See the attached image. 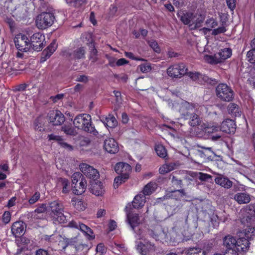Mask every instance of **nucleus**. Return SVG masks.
<instances>
[{
    "mask_svg": "<svg viewBox=\"0 0 255 255\" xmlns=\"http://www.w3.org/2000/svg\"><path fill=\"white\" fill-rule=\"evenodd\" d=\"M172 108L174 110L178 111L182 118L186 120L188 119L192 112L201 114L205 109L203 106H199L197 104H193L185 101L172 103Z\"/></svg>",
    "mask_w": 255,
    "mask_h": 255,
    "instance_id": "nucleus-1",
    "label": "nucleus"
},
{
    "mask_svg": "<svg viewBox=\"0 0 255 255\" xmlns=\"http://www.w3.org/2000/svg\"><path fill=\"white\" fill-rule=\"evenodd\" d=\"M73 124L75 127L78 129H82L94 135L98 133L92 124L91 116L88 114H83L77 116L73 121Z\"/></svg>",
    "mask_w": 255,
    "mask_h": 255,
    "instance_id": "nucleus-2",
    "label": "nucleus"
},
{
    "mask_svg": "<svg viewBox=\"0 0 255 255\" xmlns=\"http://www.w3.org/2000/svg\"><path fill=\"white\" fill-rule=\"evenodd\" d=\"M51 211V217L55 223H64L66 221V217L64 215V206L61 202L54 201L49 204Z\"/></svg>",
    "mask_w": 255,
    "mask_h": 255,
    "instance_id": "nucleus-3",
    "label": "nucleus"
},
{
    "mask_svg": "<svg viewBox=\"0 0 255 255\" xmlns=\"http://www.w3.org/2000/svg\"><path fill=\"white\" fill-rule=\"evenodd\" d=\"M55 16L50 12H42L36 18V25L39 29H45L51 26L54 22Z\"/></svg>",
    "mask_w": 255,
    "mask_h": 255,
    "instance_id": "nucleus-4",
    "label": "nucleus"
},
{
    "mask_svg": "<svg viewBox=\"0 0 255 255\" xmlns=\"http://www.w3.org/2000/svg\"><path fill=\"white\" fill-rule=\"evenodd\" d=\"M187 71L186 65L180 63L169 66L167 69V74L172 78L180 79L187 73Z\"/></svg>",
    "mask_w": 255,
    "mask_h": 255,
    "instance_id": "nucleus-5",
    "label": "nucleus"
},
{
    "mask_svg": "<svg viewBox=\"0 0 255 255\" xmlns=\"http://www.w3.org/2000/svg\"><path fill=\"white\" fill-rule=\"evenodd\" d=\"M217 96L222 101L230 102L234 98L232 89L225 84H220L216 87Z\"/></svg>",
    "mask_w": 255,
    "mask_h": 255,
    "instance_id": "nucleus-6",
    "label": "nucleus"
},
{
    "mask_svg": "<svg viewBox=\"0 0 255 255\" xmlns=\"http://www.w3.org/2000/svg\"><path fill=\"white\" fill-rule=\"evenodd\" d=\"M136 249L141 255H149L154 253L156 250V247L153 243L144 240V243L138 242Z\"/></svg>",
    "mask_w": 255,
    "mask_h": 255,
    "instance_id": "nucleus-7",
    "label": "nucleus"
},
{
    "mask_svg": "<svg viewBox=\"0 0 255 255\" xmlns=\"http://www.w3.org/2000/svg\"><path fill=\"white\" fill-rule=\"evenodd\" d=\"M16 48L21 51L26 52L31 48L30 41L27 37L22 34H17L14 39Z\"/></svg>",
    "mask_w": 255,
    "mask_h": 255,
    "instance_id": "nucleus-8",
    "label": "nucleus"
},
{
    "mask_svg": "<svg viewBox=\"0 0 255 255\" xmlns=\"http://www.w3.org/2000/svg\"><path fill=\"white\" fill-rule=\"evenodd\" d=\"M44 36L40 33H35L30 38L31 48L35 51H39L43 47Z\"/></svg>",
    "mask_w": 255,
    "mask_h": 255,
    "instance_id": "nucleus-9",
    "label": "nucleus"
},
{
    "mask_svg": "<svg viewBox=\"0 0 255 255\" xmlns=\"http://www.w3.org/2000/svg\"><path fill=\"white\" fill-rule=\"evenodd\" d=\"M80 169L85 175L90 179L96 180L99 177L97 170L86 163H81L80 165Z\"/></svg>",
    "mask_w": 255,
    "mask_h": 255,
    "instance_id": "nucleus-10",
    "label": "nucleus"
},
{
    "mask_svg": "<svg viewBox=\"0 0 255 255\" xmlns=\"http://www.w3.org/2000/svg\"><path fill=\"white\" fill-rule=\"evenodd\" d=\"M49 122L54 126L61 125L65 121V117L59 111H52L48 114Z\"/></svg>",
    "mask_w": 255,
    "mask_h": 255,
    "instance_id": "nucleus-11",
    "label": "nucleus"
},
{
    "mask_svg": "<svg viewBox=\"0 0 255 255\" xmlns=\"http://www.w3.org/2000/svg\"><path fill=\"white\" fill-rule=\"evenodd\" d=\"M131 170V168L130 165L124 162L118 163L115 167V170L116 173L121 175H124L125 178H129Z\"/></svg>",
    "mask_w": 255,
    "mask_h": 255,
    "instance_id": "nucleus-12",
    "label": "nucleus"
},
{
    "mask_svg": "<svg viewBox=\"0 0 255 255\" xmlns=\"http://www.w3.org/2000/svg\"><path fill=\"white\" fill-rule=\"evenodd\" d=\"M236 124L233 120L226 119L220 126V130L227 133H233L236 130Z\"/></svg>",
    "mask_w": 255,
    "mask_h": 255,
    "instance_id": "nucleus-13",
    "label": "nucleus"
},
{
    "mask_svg": "<svg viewBox=\"0 0 255 255\" xmlns=\"http://www.w3.org/2000/svg\"><path fill=\"white\" fill-rule=\"evenodd\" d=\"M127 221L133 230H134L135 227L142 223V221L140 219L138 214L132 213H128L127 214Z\"/></svg>",
    "mask_w": 255,
    "mask_h": 255,
    "instance_id": "nucleus-14",
    "label": "nucleus"
},
{
    "mask_svg": "<svg viewBox=\"0 0 255 255\" xmlns=\"http://www.w3.org/2000/svg\"><path fill=\"white\" fill-rule=\"evenodd\" d=\"M104 148L110 153H115L119 151L118 143L113 138H108L105 140Z\"/></svg>",
    "mask_w": 255,
    "mask_h": 255,
    "instance_id": "nucleus-15",
    "label": "nucleus"
},
{
    "mask_svg": "<svg viewBox=\"0 0 255 255\" xmlns=\"http://www.w3.org/2000/svg\"><path fill=\"white\" fill-rule=\"evenodd\" d=\"M57 47L55 41H53L42 52V56L40 59L41 62L45 61L54 53Z\"/></svg>",
    "mask_w": 255,
    "mask_h": 255,
    "instance_id": "nucleus-16",
    "label": "nucleus"
},
{
    "mask_svg": "<svg viewBox=\"0 0 255 255\" xmlns=\"http://www.w3.org/2000/svg\"><path fill=\"white\" fill-rule=\"evenodd\" d=\"M205 18V16L203 14L196 13L193 14V18L192 22L189 26L190 29H196L201 27Z\"/></svg>",
    "mask_w": 255,
    "mask_h": 255,
    "instance_id": "nucleus-17",
    "label": "nucleus"
},
{
    "mask_svg": "<svg viewBox=\"0 0 255 255\" xmlns=\"http://www.w3.org/2000/svg\"><path fill=\"white\" fill-rule=\"evenodd\" d=\"M86 187L87 181L85 179L82 178L79 183L72 185V190L74 194L81 195L85 192Z\"/></svg>",
    "mask_w": 255,
    "mask_h": 255,
    "instance_id": "nucleus-18",
    "label": "nucleus"
},
{
    "mask_svg": "<svg viewBox=\"0 0 255 255\" xmlns=\"http://www.w3.org/2000/svg\"><path fill=\"white\" fill-rule=\"evenodd\" d=\"M201 147L203 148V150H197V154L205 160H212L214 152L212 150V148L203 146Z\"/></svg>",
    "mask_w": 255,
    "mask_h": 255,
    "instance_id": "nucleus-19",
    "label": "nucleus"
},
{
    "mask_svg": "<svg viewBox=\"0 0 255 255\" xmlns=\"http://www.w3.org/2000/svg\"><path fill=\"white\" fill-rule=\"evenodd\" d=\"M237 242L238 240H236L234 237H232V236L228 235L224 238L223 245L225 248V249L237 250Z\"/></svg>",
    "mask_w": 255,
    "mask_h": 255,
    "instance_id": "nucleus-20",
    "label": "nucleus"
},
{
    "mask_svg": "<svg viewBox=\"0 0 255 255\" xmlns=\"http://www.w3.org/2000/svg\"><path fill=\"white\" fill-rule=\"evenodd\" d=\"M11 232L15 237H18L24 233L23 223L20 221L14 222L11 227Z\"/></svg>",
    "mask_w": 255,
    "mask_h": 255,
    "instance_id": "nucleus-21",
    "label": "nucleus"
},
{
    "mask_svg": "<svg viewBox=\"0 0 255 255\" xmlns=\"http://www.w3.org/2000/svg\"><path fill=\"white\" fill-rule=\"evenodd\" d=\"M234 199L239 204H248L251 201V195L246 192H239L235 195Z\"/></svg>",
    "mask_w": 255,
    "mask_h": 255,
    "instance_id": "nucleus-22",
    "label": "nucleus"
},
{
    "mask_svg": "<svg viewBox=\"0 0 255 255\" xmlns=\"http://www.w3.org/2000/svg\"><path fill=\"white\" fill-rule=\"evenodd\" d=\"M249 240L247 239L245 237H241L238 240L237 251L239 253H246L249 249Z\"/></svg>",
    "mask_w": 255,
    "mask_h": 255,
    "instance_id": "nucleus-23",
    "label": "nucleus"
},
{
    "mask_svg": "<svg viewBox=\"0 0 255 255\" xmlns=\"http://www.w3.org/2000/svg\"><path fill=\"white\" fill-rule=\"evenodd\" d=\"M232 54V50L230 48H225L222 49L220 51L216 53L218 59L217 62L221 63L225 60L230 58Z\"/></svg>",
    "mask_w": 255,
    "mask_h": 255,
    "instance_id": "nucleus-24",
    "label": "nucleus"
},
{
    "mask_svg": "<svg viewBox=\"0 0 255 255\" xmlns=\"http://www.w3.org/2000/svg\"><path fill=\"white\" fill-rule=\"evenodd\" d=\"M146 202L145 196L140 193L135 196L132 201V206L135 209H138L142 208Z\"/></svg>",
    "mask_w": 255,
    "mask_h": 255,
    "instance_id": "nucleus-25",
    "label": "nucleus"
},
{
    "mask_svg": "<svg viewBox=\"0 0 255 255\" xmlns=\"http://www.w3.org/2000/svg\"><path fill=\"white\" fill-rule=\"evenodd\" d=\"M215 182L226 189H229L233 186V182L224 176L217 177L215 179Z\"/></svg>",
    "mask_w": 255,
    "mask_h": 255,
    "instance_id": "nucleus-26",
    "label": "nucleus"
},
{
    "mask_svg": "<svg viewBox=\"0 0 255 255\" xmlns=\"http://www.w3.org/2000/svg\"><path fill=\"white\" fill-rule=\"evenodd\" d=\"M85 50L84 47L77 48L73 52H68L67 55L71 59H78L84 58Z\"/></svg>",
    "mask_w": 255,
    "mask_h": 255,
    "instance_id": "nucleus-27",
    "label": "nucleus"
},
{
    "mask_svg": "<svg viewBox=\"0 0 255 255\" xmlns=\"http://www.w3.org/2000/svg\"><path fill=\"white\" fill-rule=\"evenodd\" d=\"M178 16L184 24L188 25L189 27L193 18V13L189 12H180Z\"/></svg>",
    "mask_w": 255,
    "mask_h": 255,
    "instance_id": "nucleus-28",
    "label": "nucleus"
},
{
    "mask_svg": "<svg viewBox=\"0 0 255 255\" xmlns=\"http://www.w3.org/2000/svg\"><path fill=\"white\" fill-rule=\"evenodd\" d=\"M92 193L96 196H102L104 193V187L101 182H97L92 184L91 187Z\"/></svg>",
    "mask_w": 255,
    "mask_h": 255,
    "instance_id": "nucleus-29",
    "label": "nucleus"
},
{
    "mask_svg": "<svg viewBox=\"0 0 255 255\" xmlns=\"http://www.w3.org/2000/svg\"><path fill=\"white\" fill-rule=\"evenodd\" d=\"M246 212L248 215L247 217V221L251 223L255 221V205L250 204L246 207Z\"/></svg>",
    "mask_w": 255,
    "mask_h": 255,
    "instance_id": "nucleus-30",
    "label": "nucleus"
},
{
    "mask_svg": "<svg viewBox=\"0 0 255 255\" xmlns=\"http://www.w3.org/2000/svg\"><path fill=\"white\" fill-rule=\"evenodd\" d=\"M157 187V185L156 183L150 182L144 187L141 194H143L145 196L146 195H150L155 191Z\"/></svg>",
    "mask_w": 255,
    "mask_h": 255,
    "instance_id": "nucleus-31",
    "label": "nucleus"
},
{
    "mask_svg": "<svg viewBox=\"0 0 255 255\" xmlns=\"http://www.w3.org/2000/svg\"><path fill=\"white\" fill-rule=\"evenodd\" d=\"M229 114L235 116L239 117L241 116V111L239 106L235 103H230L227 108Z\"/></svg>",
    "mask_w": 255,
    "mask_h": 255,
    "instance_id": "nucleus-32",
    "label": "nucleus"
},
{
    "mask_svg": "<svg viewBox=\"0 0 255 255\" xmlns=\"http://www.w3.org/2000/svg\"><path fill=\"white\" fill-rule=\"evenodd\" d=\"M79 229L84 234L89 240L95 238V236L92 229L86 225L81 223L79 225Z\"/></svg>",
    "mask_w": 255,
    "mask_h": 255,
    "instance_id": "nucleus-33",
    "label": "nucleus"
},
{
    "mask_svg": "<svg viewBox=\"0 0 255 255\" xmlns=\"http://www.w3.org/2000/svg\"><path fill=\"white\" fill-rule=\"evenodd\" d=\"M198 114L197 113L190 114L188 119H189V124L190 126L196 127L201 124V120Z\"/></svg>",
    "mask_w": 255,
    "mask_h": 255,
    "instance_id": "nucleus-34",
    "label": "nucleus"
},
{
    "mask_svg": "<svg viewBox=\"0 0 255 255\" xmlns=\"http://www.w3.org/2000/svg\"><path fill=\"white\" fill-rule=\"evenodd\" d=\"M103 123L107 127L110 128H115L118 125L117 120L112 115H109Z\"/></svg>",
    "mask_w": 255,
    "mask_h": 255,
    "instance_id": "nucleus-35",
    "label": "nucleus"
},
{
    "mask_svg": "<svg viewBox=\"0 0 255 255\" xmlns=\"http://www.w3.org/2000/svg\"><path fill=\"white\" fill-rule=\"evenodd\" d=\"M205 24L207 27H204L202 29L203 31H210L212 28H215L218 25V22L213 18L207 19L205 21Z\"/></svg>",
    "mask_w": 255,
    "mask_h": 255,
    "instance_id": "nucleus-36",
    "label": "nucleus"
},
{
    "mask_svg": "<svg viewBox=\"0 0 255 255\" xmlns=\"http://www.w3.org/2000/svg\"><path fill=\"white\" fill-rule=\"evenodd\" d=\"M186 255H206V253L199 248H189L187 249Z\"/></svg>",
    "mask_w": 255,
    "mask_h": 255,
    "instance_id": "nucleus-37",
    "label": "nucleus"
},
{
    "mask_svg": "<svg viewBox=\"0 0 255 255\" xmlns=\"http://www.w3.org/2000/svg\"><path fill=\"white\" fill-rule=\"evenodd\" d=\"M71 203L74 208L78 211L84 210L85 209V207L84 205L83 202L79 199L76 198H72L71 200Z\"/></svg>",
    "mask_w": 255,
    "mask_h": 255,
    "instance_id": "nucleus-38",
    "label": "nucleus"
},
{
    "mask_svg": "<svg viewBox=\"0 0 255 255\" xmlns=\"http://www.w3.org/2000/svg\"><path fill=\"white\" fill-rule=\"evenodd\" d=\"M155 150L158 156L161 158H165L167 156L166 149L161 144L156 145Z\"/></svg>",
    "mask_w": 255,
    "mask_h": 255,
    "instance_id": "nucleus-39",
    "label": "nucleus"
},
{
    "mask_svg": "<svg viewBox=\"0 0 255 255\" xmlns=\"http://www.w3.org/2000/svg\"><path fill=\"white\" fill-rule=\"evenodd\" d=\"M186 193L183 189L172 191L169 195V197L176 200L179 199L181 197L185 196Z\"/></svg>",
    "mask_w": 255,
    "mask_h": 255,
    "instance_id": "nucleus-40",
    "label": "nucleus"
},
{
    "mask_svg": "<svg viewBox=\"0 0 255 255\" xmlns=\"http://www.w3.org/2000/svg\"><path fill=\"white\" fill-rule=\"evenodd\" d=\"M174 169V164L173 163L165 164L159 169L160 174H164L171 171Z\"/></svg>",
    "mask_w": 255,
    "mask_h": 255,
    "instance_id": "nucleus-41",
    "label": "nucleus"
},
{
    "mask_svg": "<svg viewBox=\"0 0 255 255\" xmlns=\"http://www.w3.org/2000/svg\"><path fill=\"white\" fill-rule=\"evenodd\" d=\"M243 234H244V235L247 239L251 240L252 237L255 235V229L250 226H248L247 228L244 230Z\"/></svg>",
    "mask_w": 255,
    "mask_h": 255,
    "instance_id": "nucleus-42",
    "label": "nucleus"
},
{
    "mask_svg": "<svg viewBox=\"0 0 255 255\" xmlns=\"http://www.w3.org/2000/svg\"><path fill=\"white\" fill-rule=\"evenodd\" d=\"M201 127L203 128L204 131L208 133H213L215 131H218L219 129H220V127H219L218 126H206V124H204L201 125Z\"/></svg>",
    "mask_w": 255,
    "mask_h": 255,
    "instance_id": "nucleus-43",
    "label": "nucleus"
},
{
    "mask_svg": "<svg viewBox=\"0 0 255 255\" xmlns=\"http://www.w3.org/2000/svg\"><path fill=\"white\" fill-rule=\"evenodd\" d=\"M61 130L65 133L70 135H75L76 132L74 128L69 125H64L61 127Z\"/></svg>",
    "mask_w": 255,
    "mask_h": 255,
    "instance_id": "nucleus-44",
    "label": "nucleus"
},
{
    "mask_svg": "<svg viewBox=\"0 0 255 255\" xmlns=\"http://www.w3.org/2000/svg\"><path fill=\"white\" fill-rule=\"evenodd\" d=\"M59 182L62 187V192L67 193L69 191L68 180L65 178H60Z\"/></svg>",
    "mask_w": 255,
    "mask_h": 255,
    "instance_id": "nucleus-45",
    "label": "nucleus"
},
{
    "mask_svg": "<svg viewBox=\"0 0 255 255\" xmlns=\"http://www.w3.org/2000/svg\"><path fill=\"white\" fill-rule=\"evenodd\" d=\"M34 128L36 130L42 131L44 130V128L40 118H37L35 120L34 122Z\"/></svg>",
    "mask_w": 255,
    "mask_h": 255,
    "instance_id": "nucleus-46",
    "label": "nucleus"
},
{
    "mask_svg": "<svg viewBox=\"0 0 255 255\" xmlns=\"http://www.w3.org/2000/svg\"><path fill=\"white\" fill-rule=\"evenodd\" d=\"M128 178H125L124 175H120L115 178L114 182V187L117 188L120 185L125 182Z\"/></svg>",
    "mask_w": 255,
    "mask_h": 255,
    "instance_id": "nucleus-47",
    "label": "nucleus"
},
{
    "mask_svg": "<svg viewBox=\"0 0 255 255\" xmlns=\"http://www.w3.org/2000/svg\"><path fill=\"white\" fill-rule=\"evenodd\" d=\"M217 56L215 54L214 56L206 55L204 56V59L205 61L211 64H218L219 62H217Z\"/></svg>",
    "mask_w": 255,
    "mask_h": 255,
    "instance_id": "nucleus-48",
    "label": "nucleus"
},
{
    "mask_svg": "<svg viewBox=\"0 0 255 255\" xmlns=\"http://www.w3.org/2000/svg\"><path fill=\"white\" fill-rule=\"evenodd\" d=\"M46 210V205L42 204L41 206L36 209L33 212L31 213L32 216L34 218H38L39 217L36 216V214H41L44 213Z\"/></svg>",
    "mask_w": 255,
    "mask_h": 255,
    "instance_id": "nucleus-49",
    "label": "nucleus"
},
{
    "mask_svg": "<svg viewBox=\"0 0 255 255\" xmlns=\"http://www.w3.org/2000/svg\"><path fill=\"white\" fill-rule=\"evenodd\" d=\"M247 56L249 61L251 63H255V49L252 48V50L248 51Z\"/></svg>",
    "mask_w": 255,
    "mask_h": 255,
    "instance_id": "nucleus-50",
    "label": "nucleus"
},
{
    "mask_svg": "<svg viewBox=\"0 0 255 255\" xmlns=\"http://www.w3.org/2000/svg\"><path fill=\"white\" fill-rule=\"evenodd\" d=\"M82 174L79 172H75L72 176V185L76 184L77 183H79L81 178Z\"/></svg>",
    "mask_w": 255,
    "mask_h": 255,
    "instance_id": "nucleus-51",
    "label": "nucleus"
},
{
    "mask_svg": "<svg viewBox=\"0 0 255 255\" xmlns=\"http://www.w3.org/2000/svg\"><path fill=\"white\" fill-rule=\"evenodd\" d=\"M186 74H187L191 79L194 81H196L202 77V75L199 72H188L187 71V73Z\"/></svg>",
    "mask_w": 255,
    "mask_h": 255,
    "instance_id": "nucleus-52",
    "label": "nucleus"
},
{
    "mask_svg": "<svg viewBox=\"0 0 255 255\" xmlns=\"http://www.w3.org/2000/svg\"><path fill=\"white\" fill-rule=\"evenodd\" d=\"M148 44L154 51H155L157 53L160 52V49L156 41L154 40H150L148 41Z\"/></svg>",
    "mask_w": 255,
    "mask_h": 255,
    "instance_id": "nucleus-53",
    "label": "nucleus"
},
{
    "mask_svg": "<svg viewBox=\"0 0 255 255\" xmlns=\"http://www.w3.org/2000/svg\"><path fill=\"white\" fill-rule=\"evenodd\" d=\"M97 50L94 47L92 48L90 51V59L92 62H95L97 61L98 58L97 57Z\"/></svg>",
    "mask_w": 255,
    "mask_h": 255,
    "instance_id": "nucleus-54",
    "label": "nucleus"
},
{
    "mask_svg": "<svg viewBox=\"0 0 255 255\" xmlns=\"http://www.w3.org/2000/svg\"><path fill=\"white\" fill-rule=\"evenodd\" d=\"M198 178L201 180V181H208L209 179H211L212 178V176L208 174L207 173H204L202 172H199L198 173Z\"/></svg>",
    "mask_w": 255,
    "mask_h": 255,
    "instance_id": "nucleus-55",
    "label": "nucleus"
},
{
    "mask_svg": "<svg viewBox=\"0 0 255 255\" xmlns=\"http://www.w3.org/2000/svg\"><path fill=\"white\" fill-rule=\"evenodd\" d=\"M40 194L38 192H36L29 199L28 202L30 204H33L36 203L39 199Z\"/></svg>",
    "mask_w": 255,
    "mask_h": 255,
    "instance_id": "nucleus-56",
    "label": "nucleus"
},
{
    "mask_svg": "<svg viewBox=\"0 0 255 255\" xmlns=\"http://www.w3.org/2000/svg\"><path fill=\"white\" fill-rule=\"evenodd\" d=\"M58 144L61 146V147H62V148H64L69 151H71L73 149V146L71 145L64 141L62 138L61 139V140L59 142Z\"/></svg>",
    "mask_w": 255,
    "mask_h": 255,
    "instance_id": "nucleus-57",
    "label": "nucleus"
},
{
    "mask_svg": "<svg viewBox=\"0 0 255 255\" xmlns=\"http://www.w3.org/2000/svg\"><path fill=\"white\" fill-rule=\"evenodd\" d=\"M139 69L142 72L146 73L151 70V67L149 64L145 63L139 65Z\"/></svg>",
    "mask_w": 255,
    "mask_h": 255,
    "instance_id": "nucleus-58",
    "label": "nucleus"
},
{
    "mask_svg": "<svg viewBox=\"0 0 255 255\" xmlns=\"http://www.w3.org/2000/svg\"><path fill=\"white\" fill-rule=\"evenodd\" d=\"M78 240L77 238H74L73 239H71L68 242V244L69 245L74 246L76 249L79 248H80V246H82L83 247V244H81L78 243Z\"/></svg>",
    "mask_w": 255,
    "mask_h": 255,
    "instance_id": "nucleus-59",
    "label": "nucleus"
},
{
    "mask_svg": "<svg viewBox=\"0 0 255 255\" xmlns=\"http://www.w3.org/2000/svg\"><path fill=\"white\" fill-rule=\"evenodd\" d=\"M226 27L224 26H222L221 27H218L216 29H214L213 30L212 34L214 35H218L220 33H224L226 31Z\"/></svg>",
    "mask_w": 255,
    "mask_h": 255,
    "instance_id": "nucleus-60",
    "label": "nucleus"
},
{
    "mask_svg": "<svg viewBox=\"0 0 255 255\" xmlns=\"http://www.w3.org/2000/svg\"><path fill=\"white\" fill-rule=\"evenodd\" d=\"M238 251L236 249H225L224 255H238Z\"/></svg>",
    "mask_w": 255,
    "mask_h": 255,
    "instance_id": "nucleus-61",
    "label": "nucleus"
},
{
    "mask_svg": "<svg viewBox=\"0 0 255 255\" xmlns=\"http://www.w3.org/2000/svg\"><path fill=\"white\" fill-rule=\"evenodd\" d=\"M10 220V213L9 212H5L2 216V221L3 222L7 224Z\"/></svg>",
    "mask_w": 255,
    "mask_h": 255,
    "instance_id": "nucleus-62",
    "label": "nucleus"
},
{
    "mask_svg": "<svg viewBox=\"0 0 255 255\" xmlns=\"http://www.w3.org/2000/svg\"><path fill=\"white\" fill-rule=\"evenodd\" d=\"M227 4L228 7L233 10L236 7V0H226Z\"/></svg>",
    "mask_w": 255,
    "mask_h": 255,
    "instance_id": "nucleus-63",
    "label": "nucleus"
},
{
    "mask_svg": "<svg viewBox=\"0 0 255 255\" xmlns=\"http://www.w3.org/2000/svg\"><path fill=\"white\" fill-rule=\"evenodd\" d=\"M107 58H108V60L109 61L108 65L110 66L113 67L116 65V62L117 61L116 58H115V57H110V56L108 57Z\"/></svg>",
    "mask_w": 255,
    "mask_h": 255,
    "instance_id": "nucleus-64",
    "label": "nucleus"
}]
</instances>
